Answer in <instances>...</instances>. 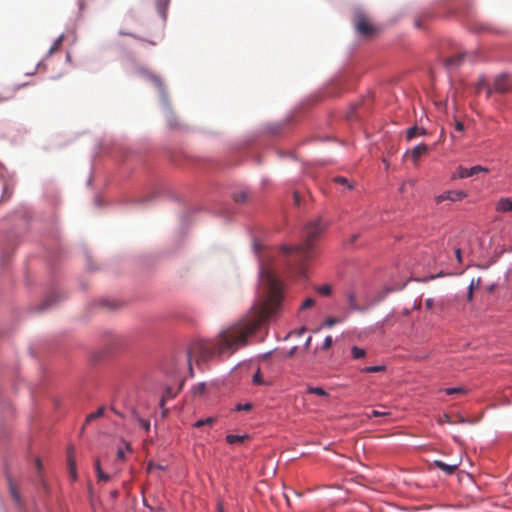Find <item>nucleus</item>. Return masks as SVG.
Masks as SVG:
<instances>
[{
	"mask_svg": "<svg viewBox=\"0 0 512 512\" xmlns=\"http://www.w3.org/2000/svg\"><path fill=\"white\" fill-rule=\"evenodd\" d=\"M260 282L265 290V299L254 306L250 313L226 329V354H233L248 344V338L253 335L263 322L274 315L283 299L282 284L274 271L268 266H261Z\"/></svg>",
	"mask_w": 512,
	"mask_h": 512,
	"instance_id": "nucleus-1",
	"label": "nucleus"
},
{
	"mask_svg": "<svg viewBox=\"0 0 512 512\" xmlns=\"http://www.w3.org/2000/svg\"><path fill=\"white\" fill-rule=\"evenodd\" d=\"M325 224L321 218L309 222L304 229V241L302 244L292 246H282L281 251L289 257V265L294 268L299 275L306 276V264L316 254L314 240H316L325 230Z\"/></svg>",
	"mask_w": 512,
	"mask_h": 512,
	"instance_id": "nucleus-2",
	"label": "nucleus"
},
{
	"mask_svg": "<svg viewBox=\"0 0 512 512\" xmlns=\"http://www.w3.org/2000/svg\"><path fill=\"white\" fill-rule=\"evenodd\" d=\"M224 345V331H220L218 334V339L216 340H201L195 339L193 340L187 350V360L189 364V370L191 375L193 374L192 363L195 362L198 367H202V365L209 360L213 359L216 355H218L223 348Z\"/></svg>",
	"mask_w": 512,
	"mask_h": 512,
	"instance_id": "nucleus-3",
	"label": "nucleus"
},
{
	"mask_svg": "<svg viewBox=\"0 0 512 512\" xmlns=\"http://www.w3.org/2000/svg\"><path fill=\"white\" fill-rule=\"evenodd\" d=\"M509 82L508 77L506 75H499L495 78L493 83V89L488 88V95L492 93V91L499 92V93H505L509 90Z\"/></svg>",
	"mask_w": 512,
	"mask_h": 512,
	"instance_id": "nucleus-4",
	"label": "nucleus"
},
{
	"mask_svg": "<svg viewBox=\"0 0 512 512\" xmlns=\"http://www.w3.org/2000/svg\"><path fill=\"white\" fill-rule=\"evenodd\" d=\"M356 30L363 36H369L375 29L365 16H359L356 21Z\"/></svg>",
	"mask_w": 512,
	"mask_h": 512,
	"instance_id": "nucleus-5",
	"label": "nucleus"
},
{
	"mask_svg": "<svg viewBox=\"0 0 512 512\" xmlns=\"http://www.w3.org/2000/svg\"><path fill=\"white\" fill-rule=\"evenodd\" d=\"M489 170L483 166H480V165H476V166H473L471 168H465V167H462L460 166L457 170V176L459 178H468V177H471L473 175H476L480 172H484V173H487Z\"/></svg>",
	"mask_w": 512,
	"mask_h": 512,
	"instance_id": "nucleus-6",
	"label": "nucleus"
},
{
	"mask_svg": "<svg viewBox=\"0 0 512 512\" xmlns=\"http://www.w3.org/2000/svg\"><path fill=\"white\" fill-rule=\"evenodd\" d=\"M465 196L466 194L463 191H448L439 195L436 200L438 203L444 200L458 201L463 199Z\"/></svg>",
	"mask_w": 512,
	"mask_h": 512,
	"instance_id": "nucleus-7",
	"label": "nucleus"
},
{
	"mask_svg": "<svg viewBox=\"0 0 512 512\" xmlns=\"http://www.w3.org/2000/svg\"><path fill=\"white\" fill-rule=\"evenodd\" d=\"M464 57L465 53H458L454 56L448 57L445 60L446 68L449 70L457 68L463 62Z\"/></svg>",
	"mask_w": 512,
	"mask_h": 512,
	"instance_id": "nucleus-8",
	"label": "nucleus"
},
{
	"mask_svg": "<svg viewBox=\"0 0 512 512\" xmlns=\"http://www.w3.org/2000/svg\"><path fill=\"white\" fill-rule=\"evenodd\" d=\"M434 465L437 468H439L440 470H442L444 473H446L447 475H451L457 470L459 463L455 462L452 464H446L445 462H443L441 460H435Z\"/></svg>",
	"mask_w": 512,
	"mask_h": 512,
	"instance_id": "nucleus-9",
	"label": "nucleus"
},
{
	"mask_svg": "<svg viewBox=\"0 0 512 512\" xmlns=\"http://www.w3.org/2000/svg\"><path fill=\"white\" fill-rule=\"evenodd\" d=\"M428 151V146L426 144H420L413 148L410 153V157L414 163H417L419 158L424 155Z\"/></svg>",
	"mask_w": 512,
	"mask_h": 512,
	"instance_id": "nucleus-10",
	"label": "nucleus"
},
{
	"mask_svg": "<svg viewBox=\"0 0 512 512\" xmlns=\"http://www.w3.org/2000/svg\"><path fill=\"white\" fill-rule=\"evenodd\" d=\"M496 210L498 212L512 211V200L510 198H501L496 205Z\"/></svg>",
	"mask_w": 512,
	"mask_h": 512,
	"instance_id": "nucleus-11",
	"label": "nucleus"
},
{
	"mask_svg": "<svg viewBox=\"0 0 512 512\" xmlns=\"http://www.w3.org/2000/svg\"><path fill=\"white\" fill-rule=\"evenodd\" d=\"M249 436L247 434L243 435H226V443L229 444H242L245 440H248Z\"/></svg>",
	"mask_w": 512,
	"mask_h": 512,
	"instance_id": "nucleus-12",
	"label": "nucleus"
},
{
	"mask_svg": "<svg viewBox=\"0 0 512 512\" xmlns=\"http://www.w3.org/2000/svg\"><path fill=\"white\" fill-rule=\"evenodd\" d=\"M426 130L424 128H420L418 126H413L407 130V140H412L414 137L418 135H426Z\"/></svg>",
	"mask_w": 512,
	"mask_h": 512,
	"instance_id": "nucleus-13",
	"label": "nucleus"
},
{
	"mask_svg": "<svg viewBox=\"0 0 512 512\" xmlns=\"http://www.w3.org/2000/svg\"><path fill=\"white\" fill-rule=\"evenodd\" d=\"M8 481H9L10 494H11L13 500L15 501V503L19 504L21 502V497L17 490L16 484L11 479H9Z\"/></svg>",
	"mask_w": 512,
	"mask_h": 512,
	"instance_id": "nucleus-14",
	"label": "nucleus"
},
{
	"mask_svg": "<svg viewBox=\"0 0 512 512\" xmlns=\"http://www.w3.org/2000/svg\"><path fill=\"white\" fill-rule=\"evenodd\" d=\"M170 0H156V7L160 15L165 18Z\"/></svg>",
	"mask_w": 512,
	"mask_h": 512,
	"instance_id": "nucleus-15",
	"label": "nucleus"
},
{
	"mask_svg": "<svg viewBox=\"0 0 512 512\" xmlns=\"http://www.w3.org/2000/svg\"><path fill=\"white\" fill-rule=\"evenodd\" d=\"M346 296H347V300H348L350 309L353 311L360 310V307L358 306L357 301H356L355 293L352 291H349V292H347Z\"/></svg>",
	"mask_w": 512,
	"mask_h": 512,
	"instance_id": "nucleus-16",
	"label": "nucleus"
},
{
	"mask_svg": "<svg viewBox=\"0 0 512 512\" xmlns=\"http://www.w3.org/2000/svg\"><path fill=\"white\" fill-rule=\"evenodd\" d=\"M351 356L355 360L362 359L366 356V350L358 346H353L351 348Z\"/></svg>",
	"mask_w": 512,
	"mask_h": 512,
	"instance_id": "nucleus-17",
	"label": "nucleus"
},
{
	"mask_svg": "<svg viewBox=\"0 0 512 512\" xmlns=\"http://www.w3.org/2000/svg\"><path fill=\"white\" fill-rule=\"evenodd\" d=\"M333 181L339 185L344 186L347 190H351L354 188V185L350 183V181L343 176H336L333 178Z\"/></svg>",
	"mask_w": 512,
	"mask_h": 512,
	"instance_id": "nucleus-18",
	"label": "nucleus"
},
{
	"mask_svg": "<svg viewBox=\"0 0 512 512\" xmlns=\"http://www.w3.org/2000/svg\"><path fill=\"white\" fill-rule=\"evenodd\" d=\"M72 449L69 450L68 452V464H69V469H70V474H71V477L73 479H76V463L75 461L72 459Z\"/></svg>",
	"mask_w": 512,
	"mask_h": 512,
	"instance_id": "nucleus-19",
	"label": "nucleus"
},
{
	"mask_svg": "<svg viewBox=\"0 0 512 512\" xmlns=\"http://www.w3.org/2000/svg\"><path fill=\"white\" fill-rule=\"evenodd\" d=\"M315 290L322 296H329L332 293V286L330 284H324L317 286Z\"/></svg>",
	"mask_w": 512,
	"mask_h": 512,
	"instance_id": "nucleus-20",
	"label": "nucleus"
},
{
	"mask_svg": "<svg viewBox=\"0 0 512 512\" xmlns=\"http://www.w3.org/2000/svg\"><path fill=\"white\" fill-rule=\"evenodd\" d=\"M386 370V366L384 365H376V366H368L361 370L364 373H377L384 372Z\"/></svg>",
	"mask_w": 512,
	"mask_h": 512,
	"instance_id": "nucleus-21",
	"label": "nucleus"
},
{
	"mask_svg": "<svg viewBox=\"0 0 512 512\" xmlns=\"http://www.w3.org/2000/svg\"><path fill=\"white\" fill-rule=\"evenodd\" d=\"M216 418L214 417H208L206 419L198 420L194 423V427L200 428L203 426H212L215 422Z\"/></svg>",
	"mask_w": 512,
	"mask_h": 512,
	"instance_id": "nucleus-22",
	"label": "nucleus"
},
{
	"mask_svg": "<svg viewBox=\"0 0 512 512\" xmlns=\"http://www.w3.org/2000/svg\"><path fill=\"white\" fill-rule=\"evenodd\" d=\"M104 411H105L104 407H100L96 412H93V413H90L89 415H87L85 422L89 423V422L96 420L97 418L103 416Z\"/></svg>",
	"mask_w": 512,
	"mask_h": 512,
	"instance_id": "nucleus-23",
	"label": "nucleus"
},
{
	"mask_svg": "<svg viewBox=\"0 0 512 512\" xmlns=\"http://www.w3.org/2000/svg\"><path fill=\"white\" fill-rule=\"evenodd\" d=\"M307 392L310 393V394H315V395L321 396V397H327L328 396V393L324 389H322L320 387L309 386L307 388Z\"/></svg>",
	"mask_w": 512,
	"mask_h": 512,
	"instance_id": "nucleus-24",
	"label": "nucleus"
},
{
	"mask_svg": "<svg viewBox=\"0 0 512 512\" xmlns=\"http://www.w3.org/2000/svg\"><path fill=\"white\" fill-rule=\"evenodd\" d=\"M444 391L448 395L466 394L468 392V390L465 387L446 388Z\"/></svg>",
	"mask_w": 512,
	"mask_h": 512,
	"instance_id": "nucleus-25",
	"label": "nucleus"
},
{
	"mask_svg": "<svg viewBox=\"0 0 512 512\" xmlns=\"http://www.w3.org/2000/svg\"><path fill=\"white\" fill-rule=\"evenodd\" d=\"M64 40V35L61 34L53 43V45L50 47L49 49V54H53L54 52H56L59 47L62 45V42Z\"/></svg>",
	"mask_w": 512,
	"mask_h": 512,
	"instance_id": "nucleus-26",
	"label": "nucleus"
},
{
	"mask_svg": "<svg viewBox=\"0 0 512 512\" xmlns=\"http://www.w3.org/2000/svg\"><path fill=\"white\" fill-rule=\"evenodd\" d=\"M95 466H96V470H97L98 479L99 480H103V481H108L109 480V475L105 474L102 471L101 466H100V462L98 460L96 461Z\"/></svg>",
	"mask_w": 512,
	"mask_h": 512,
	"instance_id": "nucleus-27",
	"label": "nucleus"
},
{
	"mask_svg": "<svg viewBox=\"0 0 512 512\" xmlns=\"http://www.w3.org/2000/svg\"><path fill=\"white\" fill-rule=\"evenodd\" d=\"M205 384L204 383H198L192 388V394L194 396L202 395L205 391Z\"/></svg>",
	"mask_w": 512,
	"mask_h": 512,
	"instance_id": "nucleus-28",
	"label": "nucleus"
},
{
	"mask_svg": "<svg viewBox=\"0 0 512 512\" xmlns=\"http://www.w3.org/2000/svg\"><path fill=\"white\" fill-rule=\"evenodd\" d=\"M265 382L262 378L260 369L257 370V372L253 375V384L255 385H263Z\"/></svg>",
	"mask_w": 512,
	"mask_h": 512,
	"instance_id": "nucleus-29",
	"label": "nucleus"
},
{
	"mask_svg": "<svg viewBox=\"0 0 512 512\" xmlns=\"http://www.w3.org/2000/svg\"><path fill=\"white\" fill-rule=\"evenodd\" d=\"M390 413L388 411H379V410H372L370 414H367V417H382L387 416Z\"/></svg>",
	"mask_w": 512,
	"mask_h": 512,
	"instance_id": "nucleus-30",
	"label": "nucleus"
},
{
	"mask_svg": "<svg viewBox=\"0 0 512 512\" xmlns=\"http://www.w3.org/2000/svg\"><path fill=\"white\" fill-rule=\"evenodd\" d=\"M438 422L439 424H444V423H449V424H453L455 423L452 419H451V416L449 414H444L442 417H440L438 419Z\"/></svg>",
	"mask_w": 512,
	"mask_h": 512,
	"instance_id": "nucleus-31",
	"label": "nucleus"
},
{
	"mask_svg": "<svg viewBox=\"0 0 512 512\" xmlns=\"http://www.w3.org/2000/svg\"><path fill=\"white\" fill-rule=\"evenodd\" d=\"M251 408H252V405L250 403H245V404H238L235 407V410L236 411H249Z\"/></svg>",
	"mask_w": 512,
	"mask_h": 512,
	"instance_id": "nucleus-32",
	"label": "nucleus"
},
{
	"mask_svg": "<svg viewBox=\"0 0 512 512\" xmlns=\"http://www.w3.org/2000/svg\"><path fill=\"white\" fill-rule=\"evenodd\" d=\"M315 304V300L312 298H307L301 305V309H307L312 307Z\"/></svg>",
	"mask_w": 512,
	"mask_h": 512,
	"instance_id": "nucleus-33",
	"label": "nucleus"
},
{
	"mask_svg": "<svg viewBox=\"0 0 512 512\" xmlns=\"http://www.w3.org/2000/svg\"><path fill=\"white\" fill-rule=\"evenodd\" d=\"M140 426L148 432L150 430V422L146 419H139Z\"/></svg>",
	"mask_w": 512,
	"mask_h": 512,
	"instance_id": "nucleus-34",
	"label": "nucleus"
},
{
	"mask_svg": "<svg viewBox=\"0 0 512 512\" xmlns=\"http://www.w3.org/2000/svg\"><path fill=\"white\" fill-rule=\"evenodd\" d=\"M338 321L339 320L337 318L329 317L325 320V325L330 328L334 326L336 323H338Z\"/></svg>",
	"mask_w": 512,
	"mask_h": 512,
	"instance_id": "nucleus-35",
	"label": "nucleus"
},
{
	"mask_svg": "<svg viewBox=\"0 0 512 512\" xmlns=\"http://www.w3.org/2000/svg\"><path fill=\"white\" fill-rule=\"evenodd\" d=\"M332 343H333V339H332V337H331V336H327V337L325 338V340H324V343H323L322 348H323L324 350H326V349H328V348H330V347H331Z\"/></svg>",
	"mask_w": 512,
	"mask_h": 512,
	"instance_id": "nucleus-36",
	"label": "nucleus"
},
{
	"mask_svg": "<svg viewBox=\"0 0 512 512\" xmlns=\"http://www.w3.org/2000/svg\"><path fill=\"white\" fill-rule=\"evenodd\" d=\"M473 290H474V281L472 280V282L468 288V294H467L468 301H472V299H473Z\"/></svg>",
	"mask_w": 512,
	"mask_h": 512,
	"instance_id": "nucleus-37",
	"label": "nucleus"
},
{
	"mask_svg": "<svg viewBox=\"0 0 512 512\" xmlns=\"http://www.w3.org/2000/svg\"><path fill=\"white\" fill-rule=\"evenodd\" d=\"M425 306L428 310H432L435 306L434 299H432V298L426 299Z\"/></svg>",
	"mask_w": 512,
	"mask_h": 512,
	"instance_id": "nucleus-38",
	"label": "nucleus"
},
{
	"mask_svg": "<svg viewBox=\"0 0 512 512\" xmlns=\"http://www.w3.org/2000/svg\"><path fill=\"white\" fill-rule=\"evenodd\" d=\"M117 458L121 461L125 459V452L123 448H119L117 451Z\"/></svg>",
	"mask_w": 512,
	"mask_h": 512,
	"instance_id": "nucleus-39",
	"label": "nucleus"
},
{
	"mask_svg": "<svg viewBox=\"0 0 512 512\" xmlns=\"http://www.w3.org/2000/svg\"><path fill=\"white\" fill-rule=\"evenodd\" d=\"M455 128H456L457 131L462 132L464 130V124L462 122L458 121L456 123Z\"/></svg>",
	"mask_w": 512,
	"mask_h": 512,
	"instance_id": "nucleus-40",
	"label": "nucleus"
},
{
	"mask_svg": "<svg viewBox=\"0 0 512 512\" xmlns=\"http://www.w3.org/2000/svg\"><path fill=\"white\" fill-rule=\"evenodd\" d=\"M455 254H456L457 260H458L459 262H461V259H462V258H461V249H459V248H458V249H456Z\"/></svg>",
	"mask_w": 512,
	"mask_h": 512,
	"instance_id": "nucleus-41",
	"label": "nucleus"
},
{
	"mask_svg": "<svg viewBox=\"0 0 512 512\" xmlns=\"http://www.w3.org/2000/svg\"><path fill=\"white\" fill-rule=\"evenodd\" d=\"M485 86H486L485 80L484 79L479 80V82H478V90L480 88H482V87H485Z\"/></svg>",
	"mask_w": 512,
	"mask_h": 512,
	"instance_id": "nucleus-42",
	"label": "nucleus"
},
{
	"mask_svg": "<svg viewBox=\"0 0 512 512\" xmlns=\"http://www.w3.org/2000/svg\"><path fill=\"white\" fill-rule=\"evenodd\" d=\"M36 468L38 471H41V469H42V463H41L40 459L36 460Z\"/></svg>",
	"mask_w": 512,
	"mask_h": 512,
	"instance_id": "nucleus-43",
	"label": "nucleus"
},
{
	"mask_svg": "<svg viewBox=\"0 0 512 512\" xmlns=\"http://www.w3.org/2000/svg\"><path fill=\"white\" fill-rule=\"evenodd\" d=\"M218 512H224V506L221 502L218 503Z\"/></svg>",
	"mask_w": 512,
	"mask_h": 512,
	"instance_id": "nucleus-44",
	"label": "nucleus"
},
{
	"mask_svg": "<svg viewBox=\"0 0 512 512\" xmlns=\"http://www.w3.org/2000/svg\"><path fill=\"white\" fill-rule=\"evenodd\" d=\"M169 125H170V127H172V128H175V127L177 126V124H176V123H174V122H172V120H169Z\"/></svg>",
	"mask_w": 512,
	"mask_h": 512,
	"instance_id": "nucleus-45",
	"label": "nucleus"
},
{
	"mask_svg": "<svg viewBox=\"0 0 512 512\" xmlns=\"http://www.w3.org/2000/svg\"><path fill=\"white\" fill-rule=\"evenodd\" d=\"M295 350H296V347L292 348V349L289 351L288 355H289V356H292V355L294 354Z\"/></svg>",
	"mask_w": 512,
	"mask_h": 512,
	"instance_id": "nucleus-46",
	"label": "nucleus"
},
{
	"mask_svg": "<svg viewBox=\"0 0 512 512\" xmlns=\"http://www.w3.org/2000/svg\"><path fill=\"white\" fill-rule=\"evenodd\" d=\"M415 25H416L417 27H419V28L421 27V24H420L419 20H416V21H415Z\"/></svg>",
	"mask_w": 512,
	"mask_h": 512,
	"instance_id": "nucleus-47",
	"label": "nucleus"
},
{
	"mask_svg": "<svg viewBox=\"0 0 512 512\" xmlns=\"http://www.w3.org/2000/svg\"><path fill=\"white\" fill-rule=\"evenodd\" d=\"M310 341H311V337H309L306 341V346H308L310 344Z\"/></svg>",
	"mask_w": 512,
	"mask_h": 512,
	"instance_id": "nucleus-48",
	"label": "nucleus"
},
{
	"mask_svg": "<svg viewBox=\"0 0 512 512\" xmlns=\"http://www.w3.org/2000/svg\"><path fill=\"white\" fill-rule=\"evenodd\" d=\"M294 197H295V201L298 203V194H297V193H295V194H294Z\"/></svg>",
	"mask_w": 512,
	"mask_h": 512,
	"instance_id": "nucleus-49",
	"label": "nucleus"
},
{
	"mask_svg": "<svg viewBox=\"0 0 512 512\" xmlns=\"http://www.w3.org/2000/svg\"><path fill=\"white\" fill-rule=\"evenodd\" d=\"M125 448H126L127 450H129V449H130V446H129V444H128V443H125Z\"/></svg>",
	"mask_w": 512,
	"mask_h": 512,
	"instance_id": "nucleus-50",
	"label": "nucleus"
},
{
	"mask_svg": "<svg viewBox=\"0 0 512 512\" xmlns=\"http://www.w3.org/2000/svg\"><path fill=\"white\" fill-rule=\"evenodd\" d=\"M304 331H305V328H302L301 330H299V334H302Z\"/></svg>",
	"mask_w": 512,
	"mask_h": 512,
	"instance_id": "nucleus-51",
	"label": "nucleus"
},
{
	"mask_svg": "<svg viewBox=\"0 0 512 512\" xmlns=\"http://www.w3.org/2000/svg\"><path fill=\"white\" fill-rule=\"evenodd\" d=\"M459 422H465V420L463 418H459Z\"/></svg>",
	"mask_w": 512,
	"mask_h": 512,
	"instance_id": "nucleus-52",
	"label": "nucleus"
},
{
	"mask_svg": "<svg viewBox=\"0 0 512 512\" xmlns=\"http://www.w3.org/2000/svg\"><path fill=\"white\" fill-rule=\"evenodd\" d=\"M120 35H130L129 33L120 32Z\"/></svg>",
	"mask_w": 512,
	"mask_h": 512,
	"instance_id": "nucleus-53",
	"label": "nucleus"
},
{
	"mask_svg": "<svg viewBox=\"0 0 512 512\" xmlns=\"http://www.w3.org/2000/svg\"><path fill=\"white\" fill-rule=\"evenodd\" d=\"M2 100H3V99H2V98H0V101H2Z\"/></svg>",
	"mask_w": 512,
	"mask_h": 512,
	"instance_id": "nucleus-54",
	"label": "nucleus"
}]
</instances>
